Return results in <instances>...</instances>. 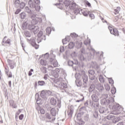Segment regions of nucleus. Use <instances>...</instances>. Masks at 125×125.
<instances>
[{
  "label": "nucleus",
  "mask_w": 125,
  "mask_h": 125,
  "mask_svg": "<svg viewBox=\"0 0 125 125\" xmlns=\"http://www.w3.org/2000/svg\"><path fill=\"white\" fill-rule=\"evenodd\" d=\"M25 11L28 14H30V18L32 20V23L33 24H36L37 22V20H35V18H37V17H40L39 15L36 14V11L33 10L32 8H29V7H25Z\"/></svg>",
  "instance_id": "f257e3e1"
},
{
  "label": "nucleus",
  "mask_w": 125,
  "mask_h": 125,
  "mask_svg": "<svg viewBox=\"0 0 125 125\" xmlns=\"http://www.w3.org/2000/svg\"><path fill=\"white\" fill-rule=\"evenodd\" d=\"M34 20H36L37 22L36 23H33V22H32V20L31 22H29L28 21L25 22L28 30H30V31H33V30L36 27L35 25H36V24H38V22L41 23V22L42 21V19L41 17H36V18H34Z\"/></svg>",
  "instance_id": "f03ea898"
},
{
  "label": "nucleus",
  "mask_w": 125,
  "mask_h": 125,
  "mask_svg": "<svg viewBox=\"0 0 125 125\" xmlns=\"http://www.w3.org/2000/svg\"><path fill=\"white\" fill-rule=\"evenodd\" d=\"M62 81H63V79L60 78L54 85L56 87H58L59 89L64 90L65 88H67V84L61 82Z\"/></svg>",
  "instance_id": "7ed1b4c3"
},
{
  "label": "nucleus",
  "mask_w": 125,
  "mask_h": 125,
  "mask_svg": "<svg viewBox=\"0 0 125 125\" xmlns=\"http://www.w3.org/2000/svg\"><path fill=\"white\" fill-rule=\"evenodd\" d=\"M100 95V93L97 91H94L93 92V94L91 96V98L94 102H98L99 100V98L98 96Z\"/></svg>",
  "instance_id": "20e7f679"
},
{
  "label": "nucleus",
  "mask_w": 125,
  "mask_h": 125,
  "mask_svg": "<svg viewBox=\"0 0 125 125\" xmlns=\"http://www.w3.org/2000/svg\"><path fill=\"white\" fill-rule=\"evenodd\" d=\"M28 42L31 43V44L36 48V49H38L39 48V45L37 44L36 43V39L35 38H31L29 39L28 38H26Z\"/></svg>",
  "instance_id": "39448f33"
},
{
  "label": "nucleus",
  "mask_w": 125,
  "mask_h": 125,
  "mask_svg": "<svg viewBox=\"0 0 125 125\" xmlns=\"http://www.w3.org/2000/svg\"><path fill=\"white\" fill-rule=\"evenodd\" d=\"M59 73H61V74H63V73H64V71L62 69L56 68L53 71V77L55 78H58V77H59Z\"/></svg>",
  "instance_id": "423d86ee"
},
{
  "label": "nucleus",
  "mask_w": 125,
  "mask_h": 125,
  "mask_svg": "<svg viewBox=\"0 0 125 125\" xmlns=\"http://www.w3.org/2000/svg\"><path fill=\"white\" fill-rule=\"evenodd\" d=\"M88 73L89 74V79L91 80V81H93L95 79L96 74H95V71H94V70H90L88 71Z\"/></svg>",
  "instance_id": "0eeeda50"
},
{
  "label": "nucleus",
  "mask_w": 125,
  "mask_h": 125,
  "mask_svg": "<svg viewBox=\"0 0 125 125\" xmlns=\"http://www.w3.org/2000/svg\"><path fill=\"white\" fill-rule=\"evenodd\" d=\"M112 108L114 109V111H119L117 114L116 113V115H119V114L121 113V111H123V107H122V106H121L119 104L113 106Z\"/></svg>",
  "instance_id": "6e6552de"
},
{
  "label": "nucleus",
  "mask_w": 125,
  "mask_h": 125,
  "mask_svg": "<svg viewBox=\"0 0 125 125\" xmlns=\"http://www.w3.org/2000/svg\"><path fill=\"white\" fill-rule=\"evenodd\" d=\"M11 42V40L10 39H7L6 40V37H4L2 42H1L2 45H4V46H5L6 45V44H9V45H10V42Z\"/></svg>",
  "instance_id": "1a4fd4ad"
},
{
  "label": "nucleus",
  "mask_w": 125,
  "mask_h": 125,
  "mask_svg": "<svg viewBox=\"0 0 125 125\" xmlns=\"http://www.w3.org/2000/svg\"><path fill=\"white\" fill-rule=\"evenodd\" d=\"M82 79L85 83L87 82V80H88V77H87V75L85 74V72L83 71L82 72Z\"/></svg>",
  "instance_id": "9d476101"
},
{
  "label": "nucleus",
  "mask_w": 125,
  "mask_h": 125,
  "mask_svg": "<svg viewBox=\"0 0 125 125\" xmlns=\"http://www.w3.org/2000/svg\"><path fill=\"white\" fill-rule=\"evenodd\" d=\"M49 62L50 63H53V66L55 67V68L56 67H58V62L55 59V58H50L49 60Z\"/></svg>",
  "instance_id": "9b49d317"
},
{
  "label": "nucleus",
  "mask_w": 125,
  "mask_h": 125,
  "mask_svg": "<svg viewBox=\"0 0 125 125\" xmlns=\"http://www.w3.org/2000/svg\"><path fill=\"white\" fill-rule=\"evenodd\" d=\"M101 104L102 105H109L110 104V100H106L103 98L101 100Z\"/></svg>",
  "instance_id": "f8f14e48"
},
{
  "label": "nucleus",
  "mask_w": 125,
  "mask_h": 125,
  "mask_svg": "<svg viewBox=\"0 0 125 125\" xmlns=\"http://www.w3.org/2000/svg\"><path fill=\"white\" fill-rule=\"evenodd\" d=\"M96 86L97 89H98L99 91H102V90H104V87L100 83H97Z\"/></svg>",
  "instance_id": "ddd939ff"
},
{
  "label": "nucleus",
  "mask_w": 125,
  "mask_h": 125,
  "mask_svg": "<svg viewBox=\"0 0 125 125\" xmlns=\"http://www.w3.org/2000/svg\"><path fill=\"white\" fill-rule=\"evenodd\" d=\"M70 8V9L74 10L77 7H79V6L78 5L76 4V3L74 2V1H71V3L70 4V6H69Z\"/></svg>",
  "instance_id": "4468645a"
},
{
  "label": "nucleus",
  "mask_w": 125,
  "mask_h": 125,
  "mask_svg": "<svg viewBox=\"0 0 125 125\" xmlns=\"http://www.w3.org/2000/svg\"><path fill=\"white\" fill-rule=\"evenodd\" d=\"M40 96L42 97V98H43V99H46L47 98V96L46 95V93L45 91L42 90L41 91L40 93Z\"/></svg>",
  "instance_id": "2eb2a0df"
},
{
  "label": "nucleus",
  "mask_w": 125,
  "mask_h": 125,
  "mask_svg": "<svg viewBox=\"0 0 125 125\" xmlns=\"http://www.w3.org/2000/svg\"><path fill=\"white\" fill-rule=\"evenodd\" d=\"M106 119L109 121H112L113 122L114 119H115V116L113 114H110L106 116Z\"/></svg>",
  "instance_id": "dca6fc26"
},
{
  "label": "nucleus",
  "mask_w": 125,
  "mask_h": 125,
  "mask_svg": "<svg viewBox=\"0 0 125 125\" xmlns=\"http://www.w3.org/2000/svg\"><path fill=\"white\" fill-rule=\"evenodd\" d=\"M43 32H42V31H40L38 34V38H40L42 39V40H45V35L43 36Z\"/></svg>",
  "instance_id": "f3484780"
},
{
  "label": "nucleus",
  "mask_w": 125,
  "mask_h": 125,
  "mask_svg": "<svg viewBox=\"0 0 125 125\" xmlns=\"http://www.w3.org/2000/svg\"><path fill=\"white\" fill-rule=\"evenodd\" d=\"M50 104L51 105H53V106H55V105L57 104V102L56 101V99H54V98H52L50 99Z\"/></svg>",
  "instance_id": "a211bd4d"
},
{
  "label": "nucleus",
  "mask_w": 125,
  "mask_h": 125,
  "mask_svg": "<svg viewBox=\"0 0 125 125\" xmlns=\"http://www.w3.org/2000/svg\"><path fill=\"white\" fill-rule=\"evenodd\" d=\"M9 65L11 69H13L15 65V62L12 61H9Z\"/></svg>",
  "instance_id": "6ab92c4d"
},
{
  "label": "nucleus",
  "mask_w": 125,
  "mask_h": 125,
  "mask_svg": "<svg viewBox=\"0 0 125 125\" xmlns=\"http://www.w3.org/2000/svg\"><path fill=\"white\" fill-rule=\"evenodd\" d=\"M50 113L52 116H53V117H55V116H56V110L55 109V108H51L50 110Z\"/></svg>",
  "instance_id": "aec40b11"
},
{
  "label": "nucleus",
  "mask_w": 125,
  "mask_h": 125,
  "mask_svg": "<svg viewBox=\"0 0 125 125\" xmlns=\"http://www.w3.org/2000/svg\"><path fill=\"white\" fill-rule=\"evenodd\" d=\"M72 1H70V0H64V4L65 6H66L68 7V6H70L71 3Z\"/></svg>",
  "instance_id": "412c9836"
},
{
  "label": "nucleus",
  "mask_w": 125,
  "mask_h": 125,
  "mask_svg": "<svg viewBox=\"0 0 125 125\" xmlns=\"http://www.w3.org/2000/svg\"><path fill=\"white\" fill-rule=\"evenodd\" d=\"M111 34L112 35H114V36L119 35V32H118V30L116 29H113V30L111 31Z\"/></svg>",
  "instance_id": "4be33fe9"
},
{
  "label": "nucleus",
  "mask_w": 125,
  "mask_h": 125,
  "mask_svg": "<svg viewBox=\"0 0 125 125\" xmlns=\"http://www.w3.org/2000/svg\"><path fill=\"white\" fill-rule=\"evenodd\" d=\"M28 4L31 8H35V5L33 3V1L29 0L28 1Z\"/></svg>",
  "instance_id": "5701e85b"
},
{
  "label": "nucleus",
  "mask_w": 125,
  "mask_h": 125,
  "mask_svg": "<svg viewBox=\"0 0 125 125\" xmlns=\"http://www.w3.org/2000/svg\"><path fill=\"white\" fill-rule=\"evenodd\" d=\"M26 17V13H25L24 12H22V13H21L20 18H21V19H25Z\"/></svg>",
  "instance_id": "b1692460"
},
{
  "label": "nucleus",
  "mask_w": 125,
  "mask_h": 125,
  "mask_svg": "<svg viewBox=\"0 0 125 125\" xmlns=\"http://www.w3.org/2000/svg\"><path fill=\"white\" fill-rule=\"evenodd\" d=\"M40 64L42 65V66H46L47 65V61L42 59L40 61Z\"/></svg>",
  "instance_id": "393cba45"
},
{
  "label": "nucleus",
  "mask_w": 125,
  "mask_h": 125,
  "mask_svg": "<svg viewBox=\"0 0 125 125\" xmlns=\"http://www.w3.org/2000/svg\"><path fill=\"white\" fill-rule=\"evenodd\" d=\"M41 56L42 58H44V59L46 60V59H48V57H49V54L48 53H46L44 55H42Z\"/></svg>",
  "instance_id": "a878e982"
},
{
  "label": "nucleus",
  "mask_w": 125,
  "mask_h": 125,
  "mask_svg": "<svg viewBox=\"0 0 125 125\" xmlns=\"http://www.w3.org/2000/svg\"><path fill=\"white\" fill-rule=\"evenodd\" d=\"M75 44L78 48H81V47H82L83 43L81 42L77 41L75 43Z\"/></svg>",
  "instance_id": "bb28decb"
},
{
  "label": "nucleus",
  "mask_w": 125,
  "mask_h": 125,
  "mask_svg": "<svg viewBox=\"0 0 125 125\" xmlns=\"http://www.w3.org/2000/svg\"><path fill=\"white\" fill-rule=\"evenodd\" d=\"M81 8L78 7L77 8H75V9L74 10V12L75 14L77 15V14H78V13H80V12H81Z\"/></svg>",
  "instance_id": "cd10ccee"
},
{
  "label": "nucleus",
  "mask_w": 125,
  "mask_h": 125,
  "mask_svg": "<svg viewBox=\"0 0 125 125\" xmlns=\"http://www.w3.org/2000/svg\"><path fill=\"white\" fill-rule=\"evenodd\" d=\"M70 37H66L65 39H62V42L63 44H66L70 40Z\"/></svg>",
  "instance_id": "c85d7f7f"
},
{
  "label": "nucleus",
  "mask_w": 125,
  "mask_h": 125,
  "mask_svg": "<svg viewBox=\"0 0 125 125\" xmlns=\"http://www.w3.org/2000/svg\"><path fill=\"white\" fill-rule=\"evenodd\" d=\"M68 48L72 49V48H73L74 46H75V43H74V42H70L68 44Z\"/></svg>",
  "instance_id": "c756f323"
},
{
  "label": "nucleus",
  "mask_w": 125,
  "mask_h": 125,
  "mask_svg": "<svg viewBox=\"0 0 125 125\" xmlns=\"http://www.w3.org/2000/svg\"><path fill=\"white\" fill-rule=\"evenodd\" d=\"M99 80L101 83H104V82H105V79L102 75L99 76Z\"/></svg>",
  "instance_id": "7c9ffc66"
},
{
  "label": "nucleus",
  "mask_w": 125,
  "mask_h": 125,
  "mask_svg": "<svg viewBox=\"0 0 125 125\" xmlns=\"http://www.w3.org/2000/svg\"><path fill=\"white\" fill-rule=\"evenodd\" d=\"M104 87L106 90L107 91L106 93H108L109 90H110V86H109L108 84H104Z\"/></svg>",
  "instance_id": "2f4dec72"
},
{
  "label": "nucleus",
  "mask_w": 125,
  "mask_h": 125,
  "mask_svg": "<svg viewBox=\"0 0 125 125\" xmlns=\"http://www.w3.org/2000/svg\"><path fill=\"white\" fill-rule=\"evenodd\" d=\"M79 58L80 60H81V61H84V59H85V58H84V56H83V54L79 55Z\"/></svg>",
  "instance_id": "473e14b6"
},
{
  "label": "nucleus",
  "mask_w": 125,
  "mask_h": 125,
  "mask_svg": "<svg viewBox=\"0 0 125 125\" xmlns=\"http://www.w3.org/2000/svg\"><path fill=\"white\" fill-rule=\"evenodd\" d=\"M120 10H121V8L120 7H117L116 9H114L115 14H118V13L120 12Z\"/></svg>",
  "instance_id": "72a5a7b5"
},
{
  "label": "nucleus",
  "mask_w": 125,
  "mask_h": 125,
  "mask_svg": "<svg viewBox=\"0 0 125 125\" xmlns=\"http://www.w3.org/2000/svg\"><path fill=\"white\" fill-rule=\"evenodd\" d=\"M38 32H39V27L36 26L33 29V33L36 35V34H38Z\"/></svg>",
  "instance_id": "f704fd0d"
},
{
  "label": "nucleus",
  "mask_w": 125,
  "mask_h": 125,
  "mask_svg": "<svg viewBox=\"0 0 125 125\" xmlns=\"http://www.w3.org/2000/svg\"><path fill=\"white\" fill-rule=\"evenodd\" d=\"M120 121H121V118L116 117L114 116L113 123H118V122H120Z\"/></svg>",
  "instance_id": "c9c22d12"
},
{
  "label": "nucleus",
  "mask_w": 125,
  "mask_h": 125,
  "mask_svg": "<svg viewBox=\"0 0 125 125\" xmlns=\"http://www.w3.org/2000/svg\"><path fill=\"white\" fill-rule=\"evenodd\" d=\"M105 111L106 109L104 107H100L99 109V112L101 114H103V113H105Z\"/></svg>",
  "instance_id": "e433bc0d"
},
{
  "label": "nucleus",
  "mask_w": 125,
  "mask_h": 125,
  "mask_svg": "<svg viewBox=\"0 0 125 125\" xmlns=\"http://www.w3.org/2000/svg\"><path fill=\"white\" fill-rule=\"evenodd\" d=\"M95 89V86H94V85L92 84L90 85L89 90L90 92H92L93 90H94Z\"/></svg>",
  "instance_id": "4c0bfd02"
},
{
  "label": "nucleus",
  "mask_w": 125,
  "mask_h": 125,
  "mask_svg": "<svg viewBox=\"0 0 125 125\" xmlns=\"http://www.w3.org/2000/svg\"><path fill=\"white\" fill-rule=\"evenodd\" d=\"M46 32L47 35H50V33H51V28L47 27L46 29Z\"/></svg>",
  "instance_id": "58836bf2"
},
{
  "label": "nucleus",
  "mask_w": 125,
  "mask_h": 125,
  "mask_svg": "<svg viewBox=\"0 0 125 125\" xmlns=\"http://www.w3.org/2000/svg\"><path fill=\"white\" fill-rule=\"evenodd\" d=\"M25 5H26V4L25 3H24V2H22L20 4V7L21 9H23V8H24V7H25Z\"/></svg>",
  "instance_id": "ea45409f"
},
{
  "label": "nucleus",
  "mask_w": 125,
  "mask_h": 125,
  "mask_svg": "<svg viewBox=\"0 0 125 125\" xmlns=\"http://www.w3.org/2000/svg\"><path fill=\"white\" fill-rule=\"evenodd\" d=\"M39 85H41V86H42V85H44V84H45V82H44V81H38V83Z\"/></svg>",
  "instance_id": "a19ab883"
},
{
  "label": "nucleus",
  "mask_w": 125,
  "mask_h": 125,
  "mask_svg": "<svg viewBox=\"0 0 125 125\" xmlns=\"http://www.w3.org/2000/svg\"><path fill=\"white\" fill-rule=\"evenodd\" d=\"M70 37H72V39H76V38H77V37H78V35H77L76 33H74L72 34H70Z\"/></svg>",
  "instance_id": "79ce46f5"
},
{
  "label": "nucleus",
  "mask_w": 125,
  "mask_h": 125,
  "mask_svg": "<svg viewBox=\"0 0 125 125\" xmlns=\"http://www.w3.org/2000/svg\"><path fill=\"white\" fill-rule=\"evenodd\" d=\"M75 78H76V80H81V79H82V75H81V74H76Z\"/></svg>",
  "instance_id": "37998d69"
},
{
  "label": "nucleus",
  "mask_w": 125,
  "mask_h": 125,
  "mask_svg": "<svg viewBox=\"0 0 125 125\" xmlns=\"http://www.w3.org/2000/svg\"><path fill=\"white\" fill-rule=\"evenodd\" d=\"M101 98H104L106 99V98H108V93L102 94Z\"/></svg>",
  "instance_id": "c03bdc74"
},
{
  "label": "nucleus",
  "mask_w": 125,
  "mask_h": 125,
  "mask_svg": "<svg viewBox=\"0 0 125 125\" xmlns=\"http://www.w3.org/2000/svg\"><path fill=\"white\" fill-rule=\"evenodd\" d=\"M90 13V12L88 11H85L83 12V15H84V16H87V15H88V14H89V13Z\"/></svg>",
  "instance_id": "a18cd8bd"
},
{
  "label": "nucleus",
  "mask_w": 125,
  "mask_h": 125,
  "mask_svg": "<svg viewBox=\"0 0 125 125\" xmlns=\"http://www.w3.org/2000/svg\"><path fill=\"white\" fill-rule=\"evenodd\" d=\"M82 99L80 100H78L76 101V102H82V101H83V100H84V97H83V95H81Z\"/></svg>",
  "instance_id": "49530a36"
},
{
  "label": "nucleus",
  "mask_w": 125,
  "mask_h": 125,
  "mask_svg": "<svg viewBox=\"0 0 125 125\" xmlns=\"http://www.w3.org/2000/svg\"><path fill=\"white\" fill-rule=\"evenodd\" d=\"M46 118H47V119H48V120H51V119H52V117L50 116V114H49V113H46Z\"/></svg>",
  "instance_id": "de8ad7c7"
},
{
  "label": "nucleus",
  "mask_w": 125,
  "mask_h": 125,
  "mask_svg": "<svg viewBox=\"0 0 125 125\" xmlns=\"http://www.w3.org/2000/svg\"><path fill=\"white\" fill-rule=\"evenodd\" d=\"M116 92H117V91L116 90V88H115V87L112 88L111 90V92L112 94H115Z\"/></svg>",
  "instance_id": "09e8293b"
},
{
  "label": "nucleus",
  "mask_w": 125,
  "mask_h": 125,
  "mask_svg": "<svg viewBox=\"0 0 125 125\" xmlns=\"http://www.w3.org/2000/svg\"><path fill=\"white\" fill-rule=\"evenodd\" d=\"M68 66H73V65H74V62H73V61H68Z\"/></svg>",
  "instance_id": "8fccbe9b"
},
{
  "label": "nucleus",
  "mask_w": 125,
  "mask_h": 125,
  "mask_svg": "<svg viewBox=\"0 0 125 125\" xmlns=\"http://www.w3.org/2000/svg\"><path fill=\"white\" fill-rule=\"evenodd\" d=\"M24 35L27 38H30V37H31V34L28 31L26 32Z\"/></svg>",
  "instance_id": "3c124183"
},
{
  "label": "nucleus",
  "mask_w": 125,
  "mask_h": 125,
  "mask_svg": "<svg viewBox=\"0 0 125 125\" xmlns=\"http://www.w3.org/2000/svg\"><path fill=\"white\" fill-rule=\"evenodd\" d=\"M42 71L43 73V74H45L46 73V68L45 67H43L41 68Z\"/></svg>",
  "instance_id": "603ef678"
},
{
  "label": "nucleus",
  "mask_w": 125,
  "mask_h": 125,
  "mask_svg": "<svg viewBox=\"0 0 125 125\" xmlns=\"http://www.w3.org/2000/svg\"><path fill=\"white\" fill-rule=\"evenodd\" d=\"M35 9L36 10V11H40V10L41 9V7L39 5L35 6Z\"/></svg>",
  "instance_id": "864d4df0"
},
{
  "label": "nucleus",
  "mask_w": 125,
  "mask_h": 125,
  "mask_svg": "<svg viewBox=\"0 0 125 125\" xmlns=\"http://www.w3.org/2000/svg\"><path fill=\"white\" fill-rule=\"evenodd\" d=\"M45 92H46V95H47V97L48 96H49V95H50L52 93L51 91H50L49 90L45 91Z\"/></svg>",
  "instance_id": "5fc2aeb1"
},
{
  "label": "nucleus",
  "mask_w": 125,
  "mask_h": 125,
  "mask_svg": "<svg viewBox=\"0 0 125 125\" xmlns=\"http://www.w3.org/2000/svg\"><path fill=\"white\" fill-rule=\"evenodd\" d=\"M65 50V48H64V46H61L60 48V52H64Z\"/></svg>",
  "instance_id": "6e6d98bb"
},
{
  "label": "nucleus",
  "mask_w": 125,
  "mask_h": 125,
  "mask_svg": "<svg viewBox=\"0 0 125 125\" xmlns=\"http://www.w3.org/2000/svg\"><path fill=\"white\" fill-rule=\"evenodd\" d=\"M85 3L89 7H90L91 6V4L88 2L87 0L85 1Z\"/></svg>",
  "instance_id": "4d7b16f0"
},
{
  "label": "nucleus",
  "mask_w": 125,
  "mask_h": 125,
  "mask_svg": "<svg viewBox=\"0 0 125 125\" xmlns=\"http://www.w3.org/2000/svg\"><path fill=\"white\" fill-rule=\"evenodd\" d=\"M40 111L41 114H43L45 113V111H44V109L42 108H40Z\"/></svg>",
  "instance_id": "13d9d810"
},
{
  "label": "nucleus",
  "mask_w": 125,
  "mask_h": 125,
  "mask_svg": "<svg viewBox=\"0 0 125 125\" xmlns=\"http://www.w3.org/2000/svg\"><path fill=\"white\" fill-rule=\"evenodd\" d=\"M15 4H16L17 5H19V4H20V0H16L15 1Z\"/></svg>",
  "instance_id": "bf43d9fd"
},
{
  "label": "nucleus",
  "mask_w": 125,
  "mask_h": 125,
  "mask_svg": "<svg viewBox=\"0 0 125 125\" xmlns=\"http://www.w3.org/2000/svg\"><path fill=\"white\" fill-rule=\"evenodd\" d=\"M32 72H34V69H31L30 71L28 72V75L31 76L32 75H33V73H32Z\"/></svg>",
  "instance_id": "052dcab7"
},
{
  "label": "nucleus",
  "mask_w": 125,
  "mask_h": 125,
  "mask_svg": "<svg viewBox=\"0 0 125 125\" xmlns=\"http://www.w3.org/2000/svg\"><path fill=\"white\" fill-rule=\"evenodd\" d=\"M89 16L91 19H94L95 18L94 15L93 14H89Z\"/></svg>",
  "instance_id": "680f3d73"
},
{
  "label": "nucleus",
  "mask_w": 125,
  "mask_h": 125,
  "mask_svg": "<svg viewBox=\"0 0 125 125\" xmlns=\"http://www.w3.org/2000/svg\"><path fill=\"white\" fill-rule=\"evenodd\" d=\"M108 81H109V83H114V80H113V79H112L111 78H109L108 79Z\"/></svg>",
  "instance_id": "e2e57ef3"
},
{
  "label": "nucleus",
  "mask_w": 125,
  "mask_h": 125,
  "mask_svg": "<svg viewBox=\"0 0 125 125\" xmlns=\"http://www.w3.org/2000/svg\"><path fill=\"white\" fill-rule=\"evenodd\" d=\"M20 12H21V9H18L15 12V14H18Z\"/></svg>",
  "instance_id": "0e129e2a"
},
{
  "label": "nucleus",
  "mask_w": 125,
  "mask_h": 125,
  "mask_svg": "<svg viewBox=\"0 0 125 125\" xmlns=\"http://www.w3.org/2000/svg\"><path fill=\"white\" fill-rule=\"evenodd\" d=\"M108 100H109L110 102H114L115 101V99H114V98H109Z\"/></svg>",
  "instance_id": "69168bd1"
},
{
  "label": "nucleus",
  "mask_w": 125,
  "mask_h": 125,
  "mask_svg": "<svg viewBox=\"0 0 125 125\" xmlns=\"http://www.w3.org/2000/svg\"><path fill=\"white\" fill-rule=\"evenodd\" d=\"M23 118H24V115L23 114H21L19 116V120H21H21H23Z\"/></svg>",
  "instance_id": "338daca9"
},
{
  "label": "nucleus",
  "mask_w": 125,
  "mask_h": 125,
  "mask_svg": "<svg viewBox=\"0 0 125 125\" xmlns=\"http://www.w3.org/2000/svg\"><path fill=\"white\" fill-rule=\"evenodd\" d=\"M42 39L38 37V39H37V42L38 43H40V42H42Z\"/></svg>",
  "instance_id": "774afa93"
}]
</instances>
